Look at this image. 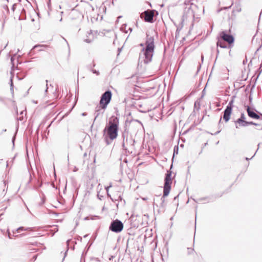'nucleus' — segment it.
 <instances>
[{"mask_svg": "<svg viewBox=\"0 0 262 262\" xmlns=\"http://www.w3.org/2000/svg\"><path fill=\"white\" fill-rule=\"evenodd\" d=\"M247 112L248 116L250 118L256 119H260V116L258 115V114H257L256 113H255L252 110H251L249 106H247Z\"/></svg>", "mask_w": 262, "mask_h": 262, "instance_id": "obj_12", "label": "nucleus"}, {"mask_svg": "<svg viewBox=\"0 0 262 262\" xmlns=\"http://www.w3.org/2000/svg\"><path fill=\"white\" fill-rule=\"evenodd\" d=\"M23 25V21L19 16L14 17L10 20L11 28L16 31L20 32L22 30Z\"/></svg>", "mask_w": 262, "mask_h": 262, "instance_id": "obj_6", "label": "nucleus"}, {"mask_svg": "<svg viewBox=\"0 0 262 262\" xmlns=\"http://www.w3.org/2000/svg\"><path fill=\"white\" fill-rule=\"evenodd\" d=\"M140 46H142V47H143V46H144V44H143V43H141V44H140Z\"/></svg>", "mask_w": 262, "mask_h": 262, "instance_id": "obj_31", "label": "nucleus"}, {"mask_svg": "<svg viewBox=\"0 0 262 262\" xmlns=\"http://www.w3.org/2000/svg\"><path fill=\"white\" fill-rule=\"evenodd\" d=\"M104 135L107 144H110L115 138V118L112 117L104 129Z\"/></svg>", "mask_w": 262, "mask_h": 262, "instance_id": "obj_4", "label": "nucleus"}, {"mask_svg": "<svg viewBox=\"0 0 262 262\" xmlns=\"http://www.w3.org/2000/svg\"><path fill=\"white\" fill-rule=\"evenodd\" d=\"M128 122V120H126L125 121V125H126V126H127V124Z\"/></svg>", "mask_w": 262, "mask_h": 262, "instance_id": "obj_27", "label": "nucleus"}, {"mask_svg": "<svg viewBox=\"0 0 262 262\" xmlns=\"http://www.w3.org/2000/svg\"><path fill=\"white\" fill-rule=\"evenodd\" d=\"M233 86H234V88H235V87H236V85H235V83H233Z\"/></svg>", "mask_w": 262, "mask_h": 262, "instance_id": "obj_33", "label": "nucleus"}, {"mask_svg": "<svg viewBox=\"0 0 262 262\" xmlns=\"http://www.w3.org/2000/svg\"><path fill=\"white\" fill-rule=\"evenodd\" d=\"M110 229L113 231H115V221L112 222Z\"/></svg>", "mask_w": 262, "mask_h": 262, "instance_id": "obj_20", "label": "nucleus"}, {"mask_svg": "<svg viewBox=\"0 0 262 262\" xmlns=\"http://www.w3.org/2000/svg\"><path fill=\"white\" fill-rule=\"evenodd\" d=\"M171 171L170 170H168L166 173L164 179L163 194V196L161 198V202L160 203V207L162 209H164L165 208L166 203L165 198L167 196L169 193L170 190L171 189Z\"/></svg>", "mask_w": 262, "mask_h": 262, "instance_id": "obj_3", "label": "nucleus"}, {"mask_svg": "<svg viewBox=\"0 0 262 262\" xmlns=\"http://www.w3.org/2000/svg\"><path fill=\"white\" fill-rule=\"evenodd\" d=\"M123 228V224L119 220L116 219V233L121 232Z\"/></svg>", "mask_w": 262, "mask_h": 262, "instance_id": "obj_13", "label": "nucleus"}, {"mask_svg": "<svg viewBox=\"0 0 262 262\" xmlns=\"http://www.w3.org/2000/svg\"><path fill=\"white\" fill-rule=\"evenodd\" d=\"M243 86H244V85H239L237 86V88H238V87H242Z\"/></svg>", "mask_w": 262, "mask_h": 262, "instance_id": "obj_28", "label": "nucleus"}, {"mask_svg": "<svg viewBox=\"0 0 262 262\" xmlns=\"http://www.w3.org/2000/svg\"><path fill=\"white\" fill-rule=\"evenodd\" d=\"M154 10H147L144 12V19L147 22H152L154 15Z\"/></svg>", "mask_w": 262, "mask_h": 262, "instance_id": "obj_9", "label": "nucleus"}, {"mask_svg": "<svg viewBox=\"0 0 262 262\" xmlns=\"http://www.w3.org/2000/svg\"><path fill=\"white\" fill-rule=\"evenodd\" d=\"M45 47V46H40V45H38V46H35L34 47V48H38V47Z\"/></svg>", "mask_w": 262, "mask_h": 262, "instance_id": "obj_24", "label": "nucleus"}, {"mask_svg": "<svg viewBox=\"0 0 262 262\" xmlns=\"http://www.w3.org/2000/svg\"><path fill=\"white\" fill-rule=\"evenodd\" d=\"M111 93L110 92L107 91L105 92L102 96L100 101V105L102 108H105L106 105L110 102V100L111 99Z\"/></svg>", "mask_w": 262, "mask_h": 262, "instance_id": "obj_7", "label": "nucleus"}, {"mask_svg": "<svg viewBox=\"0 0 262 262\" xmlns=\"http://www.w3.org/2000/svg\"><path fill=\"white\" fill-rule=\"evenodd\" d=\"M22 231H31L32 230L30 228H25L24 227H20L16 230V232L17 233H20Z\"/></svg>", "mask_w": 262, "mask_h": 262, "instance_id": "obj_15", "label": "nucleus"}, {"mask_svg": "<svg viewBox=\"0 0 262 262\" xmlns=\"http://www.w3.org/2000/svg\"><path fill=\"white\" fill-rule=\"evenodd\" d=\"M255 154H256V152H255V154H254V155L252 156V157H253L255 155Z\"/></svg>", "mask_w": 262, "mask_h": 262, "instance_id": "obj_36", "label": "nucleus"}, {"mask_svg": "<svg viewBox=\"0 0 262 262\" xmlns=\"http://www.w3.org/2000/svg\"><path fill=\"white\" fill-rule=\"evenodd\" d=\"M33 258H35V259L36 258V255L34 256Z\"/></svg>", "mask_w": 262, "mask_h": 262, "instance_id": "obj_35", "label": "nucleus"}, {"mask_svg": "<svg viewBox=\"0 0 262 262\" xmlns=\"http://www.w3.org/2000/svg\"><path fill=\"white\" fill-rule=\"evenodd\" d=\"M232 110L229 107H226L224 111L223 119L227 122L230 119V117L231 114Z\"/></svg>", "mask_w": 262, "mask_h": 262, "instance_id": "obj_11", "label": "nucleus"}, {"mask_svg": "<svg viewBox=\"0 0 262 262\" xmlns=\"http://www.w3.org/2000/svg\"><path fill=\"white\" fill-rule=\"evenodd\" d=\"M220 132V130L216 132L215 133H214V135H216L218 134Z\"/></svg>", "mask_w": 262, "mask_h": 262, "instance_id": "obj_26", "label": "nucleus"}, {"mask_svg": "<svg viewBox=\"0 0 262 262\" xmlns=\"http://www.w3.org/2000/svg\"><path fill=\"white\" fill-rule=\"evenodd\" d=\"M108 187H107V189H106V191L107 192V194H108V195H109V194H108Z\"/></svg>", "mask_w": 262, "mask_h": 262, "instance_id": "obj_30", "label": "nucleus"}, {"mask_svg": "<svg viewBox=\"0 0 262 262\" xmlns=\"http://www.w3.org/2000/svg\"><path fill=\"white\" fill-rule=\"evenodd\" d=\"M135 122L138 123H139V124H141V123L139 121H138V120H131V121H130L129 122V125H131V124H132L133 123H135Z\"/></svg>", "mask_w": 262, "mask_h": 262, "instance_id": "obj_21", "label": "nucleus"}, {"mask_svg": "<svg viewBox=\"0 0 262 262\" xmlns=\"http://www.w3.org/2000/svg\"><path fill=\"white\" fill-rule=\"evenodd\" d=\"M250 159L248 158H246V160H249Z\"/></svg>", "mask_w": 262, "mask_h": 262, "instance_id": "obj_34", "label": "nucleus"}, {"mask_svg": "<svg viewBox=\"0 0 262 262\" xmlns=\"http://www.w3.org/2000/svg\"><path fill=\"white\" fill-rule=\"evenodd\" d=\"M245 116L244 114H241V117L235 121V127L238 128L240 126H243V124H245L246 121H245Z\"/></svg>", "mask_w": 262, "mask_h": 262, "instance_id": "obj_10", "label": "nucleus"}, {"mask_svg": "<svg viewBox=\"0 0 262 262\" xmlns=\"http://www.w3.org/2000/svg\"><path fill=\"white\" fill-rule=\"evenodd\" d=\"M260 116H262V114H260ZM261 119H262V118H261Z\"/></svg>", "mask_w": 262, "mask_h": 262, "instance_id": "obj_39", "label": "nucleus"}, {"mask_svg": "<svg viewBox=\"0 0 262 262\" xmlns=\"http://www.w3.org/2000/svg\"><path fill=\"white\" fill-rule=\"evenodd\" d=\"M7 186L4 183L0 184V208H7L9 203V199L6 196Z\"/></svg>", "mask_w": 262, "mask_h": 262, "instance_id": "obj_5", "label": "nucleus"}, {"mask_svg": "<svg viewBox=\"0 0 262 262\" xmlns=\"http://www.w3.org/2000/svg\"><path fill=\"white\" fill-rule=\"evenodd\" d=\"M201 58H202V60H203V58H204L203 55H202Z\"/></svg>", "mask_w": 262, "mask_h": 262, "instance_id": "obj_32", "label": "nucleus"}, {"mask_svg": "<svg viewBox=\"0 0 262 262\" xmlns=\"http://www.w3.org/2000/svg\"><path fill=\"white\" fill-rule=\"evenodd\" d=\"M155 49L154 37L146 34L145 47L142 48L140 55V58L143 59L144 63L147 64L151 61Z\"/></svg>", "mask_w": 262, "mask_h": 262, "instance_id": "obj_1", "label": "nucleus"}, {"mask_svg": "<svg viewBox=\"0 0 262 262\" xmlns=\"http://www.w3.org/2000/svg\"><path fill=\"white\" fill-rule=\"evenodd\" d=\"M249 125H258L259 124H257V123H254L253 122H248V121H246V122H245V124H243V127H245V126H247Z\"/></svg>", "mask_w": 262, "mask_h": 262, "instance_id": "obj_17", "label": "nucleus"}, {"mask_svg": "<svg viewBox=\"0 0 262 262\" xmlns=\"http://www.w3.org/2000/svg\"><path fill=\"white\" fill-rule=\"evenodd\" d=\"M205 88L204 89V90H203V92H203V95H204V91H205ZM202 96H203V95H202Z\"/></svg>", "mask_w": 262, "mask_h": 262, "instance_id": "obj_29", "label": "nucleus"}, {"mask_svg": "<svg viewBox=\"0 0 262 262\" xmlns=\"http://www.w3.org/2000/svg\"><path fill=\"white\" fill-rule=\"evenodd\" d=\"M220 36L222 40L228 42L230 45L234 42V39L232 35L227 34L225 31L220 33Z\"/></svg>", "mask_w": 262, "mask_h": 262, "instance_id": "obj_8", "label": "nucleus"}, {"mask_svg": "<svg viewBox=\"0 0 262 262\" xmlns=\"http://www.w3.org/2000/svg\"><path fill=\"white\" fill-rule=\"evenodd\" d=\"M123 102L126 103L127 106L134 107L141 113H146L150 110L145 104V100L143 99H134L128 97L124 99Z\"/></svg>", "mask_w": 262, "mask_h": 262, "instance_id": "obj_2", "label": "nucleus"}, {"mask_svg": "<svg viewBox=\"0 0 262 262\" xmlns=\"http://www.w3.org/2000/svg\"><path fill=\"white\" fill-rule=\"evenodd\" d=\"M118 118L117 117H116V125H115V126H116V137H117V128H118V124H117V123H118Z\"/></svg>", "mask_w": 262, "mask_h": 262, "instance_id": "obj_22", "label": "nucleus"}, {"mask_svg": "<svg viewBox=\"0 0 262 262\" xmlns=\"http://www.w3.org/2000/svg\"><path fill=\"white\" fill-rule=\"evenodd\" d=\"M221 120H222V118H220V122H221Z\"/></svg>", "mask_w": 262, "mask_h": 262, "instance_id": "obj_38", "label": "nucleus"}, {"mask_svg": "<svg viewBox=\"0 0 262 262\" xmlns=\"http://www.w3.org/2000/svg\"><path fill=\"white\" fill-rule=\"evenodd\" d=\"M121 49H122L121 48H120H120H119V49H118V55H117L118 56L119 55V54H120V52H121Z\"/></svg>", "mask_w": 262, "mask_h": 262, "instance_id": "obj_25", "label": "nucleus"}, {"mask_svg": "<svg viewBox=\"0 0 262 262\" xmlns=\"http://www.w3.org/2000/svg\"><path fill=\"white\" fill-rule=\"evenodd\" d=\"M23 75L22 74H21L20 77H19L18 75H17L16 76V78H14V77H11L10 81H11V82H12L14 80V81L19 80L23 78Z\"/></svg>", "mask_w": 262, "mask_h": 262, "instance_id": "obj_16", "label": "nucleus"}, {"mask_svg": "<svg viewBox=\"0 0 262 262\" xmlns=\"http://www.w3.org/2000/svg\"><path fill=\"white\" fill-rule=\"evenodd\" d=\"M12 85H13V82H11V85L12 86Z\"/></svg>", "mask_w": 262, "mask_h": 262, "instance_id": "obj_37", "label": "nucleus"}, {"mask_svg": "<svg viewBox=\"0 0 262 262\" xmlns=\"http://www.w3.org/2000/svg\"><path fill=\"white\" fill-rule=\"evenodd\" d=\"M118 201L120 202V205L123 206L125 204V201L122 200V198H121L120 194H119L118 196Z\"/></svg>", "mask_w": 262, "mask_h": 262, "instance_id": "obj_18", "label": "nucleus"}, {"mask_svg": "<svg viewBox=\"0 0 262 262\" xmlns=\"http://www.w3.org/2000/svg\"><path fill=\"white\" fill-rule=\"evenodd\" d=\"M193 249H191V248H188V254H191L193 251Z\"/></svg>", "mask_w": 262, "mask_h": 262, "instance_id": "obj_23", "label": "nucleus"}, {"mask_svg": "<svg viewBox=\"0 0 262 262\" xmlns=\"http://www.w3.org/2000/svg\"><path fill=\"white\" fill-rule=\"evenodd\" d=\"M233 100H232L229 102V103L226 107H229V108H230V110H232V107H233Z\"/></svg>", "mask_w": 262, "mask_h": 262, "instance_id": "obj_19", "label": "nucleus"}, {"mask_svg": "<svg viewBox=\"0 0 262 262\" xmlns=\"http://www.w3.org/2000/svg\"><path fill=\"white\" fill-rule=\"evenodd\" d=\"M217 46H220L221 48H227V46L224 43V40L221 39L220 37L217 42Z\"/></svg>", "mask_w": 262, "mask_h": 262, "instance_id": "obj_14", "label": "nucleus"}]
</instances>
